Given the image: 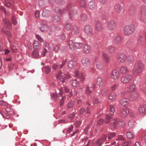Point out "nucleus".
<instances>
[{"label":"nucleus","instance_id":"obj_14","mask_svg":"<svg viewBox=\"0 0 146 146\" xmlns=\"http://www.w3.org/2000/svg\"><path fill=\"white\" fill-rule=\"evenodd\" d=\"M138 94L136 92H133L131 95L129 96L128 100L130 101H133L136 100L138 98Z\"/></svg>","mask_w":146,"mask_h":146},{"label":"nucleus","instance_id":"obj_43","mask_svg":"<svg viewBox=\"0 0 146 146\" xmlns=\"http://www.w3.org/2000/svg\"><path fill=\"white\" fill-rule=\"evenodd\" d=\"M51 97L52 99L54 101L57 100L58 96L57 93H53L51 94Z\"/></svg>","mask_w":146,"mask_h":146},{"label":"nucleus","instance_id":"obj_9","mask_svg":"<svg viewBox=\"0 0 146 146\" xmlns=\"http://www.w3.org/2000/svg\"><path fill=\"white\" fill-rule=\"evenodd\" d=\"M117 27L116 23L113 20H110L107 22V28L109 30H113L115 29Z\"/></svg>","mask_w":146,"mask_h":146},{"label":"nucleus","instance_id":"obj_29","mask_svg":"<svg viewBox=\"0 0 146 146\" xmlns=\"http://www.w3.org/2000/svg\"><path fill=\"white\" fill-rule=\"evenodd\" d=\"M75 104V102L72 100L70 101L67 103V107L68 108H73Z\"/></svg>","mask_w":146,"mask_h":146},{"label":"nucleus","instance_id":"obj_20","mask_svg":"<svg viewBox=\"0 0 146 146\" xmlns=\"http://www.w3.org/2000/svg\"><path fill=\"white\" fill-rule=\"evenodd\" d=\"M129 113V109L127 108H125L120 111V113L121 116L124 117H125Z\"/></svg>","mask_w":146,"mask_h":146},{"label":"nucleus","instance_id":"obj_62","mask_svg":"<svg viewBox=\"0 0 146 146\" xmlns=\"http://www.w3.org/2000/svg\"><path fill=\"white\" fill-rule=\"evenodd\" d=\"M105 117L106 120V123H108L111 118V117L108 114H106L105 116Z\"/></svg>","mask_w":146,"mask_h":146},{"label":"nucleus","instance_id":"obj_8","mask_svg":"<svg viewBox=\"0 0 146 146\" xmlns=\"http://www.w3.org/2000/svg\"><path fill=\"white\" fill-rule=\"evenodd\" d=\"M133 76L131 74H128L122 77L121 79V82L125 84H128L132 80Z\"/></svg>","mask_w":146,"mask_h":146},{"label":"nucleus","instance_id":"obj_26","mask_svg":"<svg viewBox=\"0 0 146 146\" xmlns=\"http://www.w3.org/2000/svg\"><path fill=\"white\" fill-rule=\"evenodd\" d=\"M120 71L121 74H125L128 72L129 70L126 66H123L120 68Z\"/></svg>","mask_w":146,"mask_h":146},{"label":"nucleus","instance_id":"obj_34","mask_svg":"<svg viewBox=\"0 0 146 146\" xmlns=\"http://www.w3.org/2000/svg\"><path fill=\"white\" fill-rule=\"evenodd\" d=\"M70 82L72 86L74 87H76L79 83V81L76 80H71Z\"/></svg>","mask_w":146,"mask_h":146},{"label":"nucleus","instance_id":"obj_23","mask_svg":"<svg viewBox=\"0 0 146 146\" xmlns=\"http://www.w3.org/2000/svg\"><path fill=\"white\" fill-rule=\"evenodd\" d=\"M121 37L118 36L116 35L113 37V42L116 44H119L121 42Z\"/></svg>","mask_w":146,"mask_h":146},{"label":"nucleus","instance_id":"obj_32","mask_svg":"<svg viewBox=\"0 0 146 146\" xmlns=\"http://www.w3.org/2000/svg\"><path fill=\"white\" fill-rule=\"evenodd\" d=\"M92 121H91L90 123L87 125L86 126L84 130V133L86 134H88V129L90 128L91 126L92 125Z\"/></svg>","mask_w":146,"mask_h":146},{"label":"nucleus","instance_id":"obj_25","mask_svg":"<svg viewBox=\"0 0 146 146\" xmlns=\"http://www.w3.org/2000/svg\"><path fill=\"white\" fill-rule=\"evenodd\" d=\"M120 104L123 106H125L129 103V101L126 98H122L120 101Z\"/></svg>","mask_w":146,"mask_h":146},{"label":"nucleus","instance_id":"obj_50","mask_svg":"<svg viewBox=\"0 0 146 146\" xmlns=\"http://www.w3.org/2000/svg\"><path fill=\"white\" fill-rule=\"evenodd\" d=\"M88 19V17L87 15L84 14H82L80 17V19L82 21H86Z\"/></svg>","mask_w":146,"mask_h":146},{"label":"nucleus","instance_id":"obj_54","mask_svg":"<svg viewBox=\"0 0 146 146\" xmlns=\"http://www.w3.org/2000/svg\"><path fill=\"white\" fill-rule=\"evenodd\" d=\"M91 89V88L87 86L86 90V92L87 95H90L92 93V90Z\"/></svg>","mask_w":146,"mask_h":146},{"label":"nucleus","instance_id":"obj_35","mask_svg":"<svg viewBox=\"0 0 146 146\" xmlns=\"http://www.w3.org/2000/svg\"><path fill=\"white\" fill-rule=\"evenodd\" d=\"M127 138L129 139H132L134 137V135L133 133L131 131L127 132L126 134Z\"/></svg>","mask_w":146,"mask_h":146},{"label":"nucleus","instance_id":"obj_49","mask_svg":"<svg viewBox=\"0 0 146 146\" xmlns=\"http://www.w3.org/2000/svg\"><path fill=\"white\" fill-rule=\"evenodd\" d=\"M77 13V11L76 10H74L73 11H70L69 13V15L70 18L76 15Z\"/></svg>","mask_w":146,"mask_h":146},{"label":"nucleus","instance_id":"obj_18","mask_svg":"<svg viewBox=\"0 0 146 146\" xmlns=\"http://www.w3.org/2000/svg\"><path fill=\"white\" fill-rule=\"evenodd\" d=\"M102 28L101 22L99 21L97 22L95 25L96 30L98 31H101L102 30Z\"/></svg>","mask_w":146,"mask_h":146},{"label":"nucleus","instance_id":"obj_44","mask_svg":"<svg viewBox=\"0 0 146 146\" xmlns=\"http://www.w3.org/2000/svg\"><path fill=\"white\" fill-rule=\"evenodd\" d=\"M44 69L46 74H47L50 73L51 71V68L49 66H45L44 67Z\"/></svg>","mask_w":146,"mask_h":146},{"label":"nucleus","instance_id":"obj_6","mask_svg":"<svg viewBox=\"0 0 146 146\" xmlns=\"http://www.w3.org/2000/svg\"><path fill=\"white\" fill-rule=\"evenodd\" d=\"M70 77V76L68 74L64 73L61 71H59L56 75V77L63 83L65 82L66 78L68 79Z\"/></svg>","mask_w":146,"mask_h":146},{"label":"nucleus","instance_id":"obj_4","mask_svg":"<svg viewBox=\"0 0 146 146\" xmlns=\"http://www.w3.org/2000/svg\"><path fill=\"white\" fill-rule=\"evenodd\" d=\"M135 30V27L133 25H127L124 28V33L126 35H129L133 33Z\"/></svg>","mask_w":146,"mask_h":146},{"label":"nucleus","instance_id":"obj_55","mask_svg":"<svg viewBox=\"0 0 146 146\" xmlns=\"http://www.w3.org/2000/svg\"><path fill=\"white\" fill-rule=\"evenodd\" d=\"M108 90L107 88H104L102 90L101 93L102 95L105 96L107 94Z\"/></svg>","mask_w":146,"mask_h":146},{"label":"nucleus","instance_id":"obj_1","mask_svg":"<svg viewBox=\"0 0 146 146\" xmlns=\"http://www.w3.org/2000/svg\"><path fill=\"white\" fill-rule=\"evenodd\" d=\"M40 29L41 31L43 32H46L50 30V31L48 33V35H51L52 34V32L55 31L56 33H57L60 30L61 28L58 25H53L51 26L49 29L48 26L47 25L45 26L41 27L40 28Z\"/></svg>","mask_w":146,"mask_h":146},{"label":"nucleus","instance_id":"obj_41","mask_svg":"<svg viewBox=\"0 0 146 146\" xmlns=\"http://www.w3.org/2000/svg\"><path fill=\"white\" fill-rule=\"evenodd\" d=\"M136 124V122L133 120H130L128 123L129 126L130 128L133 127Z\"/></svg>","mask_w":146,"mask_h":146},{"label":"nucleus","instance_id":"obj_39","mask_svg":"<svg viewBox=\"0 0 146 146\" xmlns=\"http://www.w3.org/2000/svg\"><path fill=\"white\" fill-rule=\"evenodd\" d=\"M80 6L82 7L85 8L86 7V2L84 0H78Z\"/></svg>","mask_w":146,"mask_h":146},{"label":"nucleus","instance_id":"obj_46","mask_svg":"<svg viewBox=\"0 0 146 146\" xmlns=\"http://www.w3.org/2000/svg\"><path fill=\"white\" fill-rule=\"evenodd\" d=\"M101 138H99L96 142V146H102L104 142L102 141Z\"/></svg>","mask_w":146,"mask_h":146},{"label":"nucleus","instance_id":"obj_59","mask_svg":"<svg viewBox=\"0 0 146 146\" xmlns=\"http://www.w3.org/2000/svg\"><path fill=\"white\" fill-rule=\"evenodd\" d=\"M109 51L111 53H113L115 51V48L112 46H110L108 47Z\"/></svg>","mask_w":146,"mask_h":146},{"label":"nucleus","instance_id":"obj_3","mask_svg":"<svg viewBox=\"0 0 146 146\" xmlns=\"http://www.w3.org/2000/svg\"><path fill=\"white\" fill-rule=\"evenodd\" d=\"M125 125L123 120L117 118L114 119L111 121L110 126L112 129H113L118 126L123 127Z\"/></svg>","mask_w":146,"mask_h":146},{"label":"nucleus","instance_id":"obj_60","mask_svg":"<svg viewBox=\"0 0 146 146\" xmlns=\"http://www.w3.org/2000/svg\"><path fill=\"white\" fill-rule=\"evenodd\" d=\"M79 113L80 115L84 114L86 113L85 110L84 108H82L80 109Z\"/></svg>","mask_w":146,"mask_h":146},{"label":"nucleus","instance_id":"obj_21","mask_svg":"<svg viewBox=\"0 0 146 146\" xmlns=\"http://www.w3.org/2000/svg\"><path fill=\"white\" fill-rule=\"evenodd\" d=\"M54 11L57 13L60 14L61 15H63L65 12L64 9H60L58 7H56L54 9Z\"/></svg>","mask_w":146,"mask_h":146},{"label":"nucleus","instance_id":"obj_47","mask_svg":"<svg viewBox=\"0 0 146 146\" xmlns=\"http://www.w3.org/2000/svg\"><path fill=\"white\" fill-rule=\"evenodd\" d=\"M83 46L82 43L81 42H75V48L77 49H80L82 48Z\"/></svg>","mask_w":146,"mask_h":146},{"label":"nucleus","instance_id":"obj_42","mask_svg":"<svg viewBox=\"0 0 146 146\" xmlns=\"http://www.w3.org/2000/svg\"><path fill=\"white\" fill-rule=\"evenodd\" d=\"M39 46L40 45L37 41L36 40L34 42L33 47L35 50L38 51L39 50Z\"/></svg>","mask_w":146,"mask_h":146},{"label":"nucleus","instance_id":"obj_28","mask_svg":"<svg viewBox=\"0 0 146 146\" xmlns=\"http://www.w3.org/2000/svg\"><path fill=\"white\" fill-rule=\"evenodd\" d=\"M115 9L117 13H119L121 11L123 7L120 4H117L115 5Z\"/></svg>","mask_w":146,"mask_h":146},{"label":"nucleus","instance_id":"obj_5","mask_svg":"<svg viewBox=\"0 0 146 146\" xmlns=\"http://www.w3.org/2000/svg\"><path fill=\"white\" fill-rule=\"evenodd\" d=\"M139 20L143 23L146 21V7L144 6H142L140 10Z\"/></svg>","mask_w":146,"mask_h":146},{"label":"nucleus","instance_id":"obj_38","mask_svg":"<svg viewBox=\"0 0 146 146\" xmlns=\"http://www.w3.org/2000/svg\"><path fill=\"white\" fill-rule=\"evenodd\" d=\"M97 83V85L100 87L104 85L103 80L101 78H98Z\"/></svg>","mask_w":146,"mask_h":146},{"label":"nucleus","instance_id":"obj_51","mask_svg":"<svg viewBox=\"0 0 146 146\" xmlns=\"http://www.w3.org/2000/svg\"><path fill=\"white\" fill-rule=\"evenodd\" d=\"M64 28L66 30L69 31L71 28V24L69 23H67L64 25Z\"/></svg>","mask_w":146,"mask_h":146},{"label":"nucleus","instance_id":"obj_15","mask_svg":"<svg viewBox=\"0 0 146 146\" xmlns=\"http://www.w3.org/2000/svg\"><path fill=\"white\" fill-rule=\"evenodd\" d=\"M146 39V33L142 34L138 39V43L140 45L144 43Z\"/></svg>","mask_w":146,"mask_h":146},{"label":"nucleus","instance_id":"obj_61","mask_svg":"<svg viewBox=\"0 0 146 146\" xmlns=\"http://www.w3.org/2000/svg\"><path fill=\"white\" fill-rule=\"evenodd\" d=\"M52 68L54 70H56L58 68H59V65L57 63H54L53 64L52 66Z\"/></svg>","mask_w":146,"mask_h":146},{"label":"nucleus","instance_id":"obj_63","mask_svg":"<svg viewBox=\"0 0 146 146\" xmlns=\"http://www.w3.org/2000/svg\"><path fill=\"white\" fill-rule=\"evenodd\" d=\"M131 141H130L124 142L122 143V145L123 146H129L131 144Z\"/></svg>","mask_w":146,"mask_h":146},{"label":"nucleus","instance_id":"obj_10","mask_svg":"<svg viewBox=\"0 0 146 146\" xmlns=\"http://www.w3.org/2000/svg\"><path fill=\"white\" fill-rule=\"evenodd\" d=\"M127 58L126 55L123 53H120L117 58L118 62L119 63H122L127 62Z\"/></svg>","mask_w":146,"mask_h":146},{"label":"nucleus","instance_id":"obj_13","mask_svg":"<svg viewBox=\"0 0 146 146\" xmlns=\"http://www.w3.org/2000/svg\"><path fill=\"white\" fill-rule=\"evenodd\" d=\"M120 77V74L119 72L116 70H114L112 71L110 75V78L114 80Z\"/></svg>","mask_w":146,"mask_h":146},{"label":"nucleus","instance_id":"obj_48","mask_svg":"<svg viewBox=\"0 0 146 146\" xmlns=\"http://www.w3.org/2000/svg\"><path fill=\"white\" fill-rule=\"evenodd\" d=\"M6 111L9 114H12L13 113L14 111L11 107H8L6 109Z\"/></svg>","mask_w":146,"mask_h":146},{"label":"nucleus","instance_id":"obj_53","mask_svg":"<svg viewBox=\"0 0 146 146\" xmlns=\"http://www.w3.org/2000/svg\"><path fill=\"white\" fill-rule=\"evenodd\" d=\"M116 135V133L115 132L110 133L108 135V139H110L115 137Z\"/></svg>","mask_w":146,"mask_h":146},{"label":"nucleus","instance_id":"obj_30","mask_svg":"<svg viewBox=\"0 0 146 146\" xmlns=\"http://www.w3.org/2000/svg\"><path fill=\"white\" fill-rule=\"evenodd\" d=\"M91 50V48L90 46L87 44H86L84 46L83 52L86 53H89Z\"/></svg>","mask_w":146,"mask_h":146},{"label":"nucleus","instance_id":"obj_52","mask_svg":"<svg viewBox=\"0 0 146 146\" xmlns=\"http://www.w3.org/2000/svg\"><path fill=\"white\" fill-rule=\"evenodd\" d=\"M116 95L115 93H111L109 95V99L110 100H114L115 99Z\"/></svg>","mask_w":146,"mask_h":146},{"label":"nucleus","instance_id":"obj_2","mask_svg":"<svg viewBox=\"0 0 146 146\" xmlns=\"http://www.w3.org/2000/svg\"><path fill=\"white\" fill-rule=\"evenodd\" d=\"M144 68L143 63L140 60H137L134 66L133 72L136 74L141 73L143 71Z\"/></svg>","mask_w":146,"mask_h":146},{"label":"nucleus","instance_id":"obj_33","mask_svg":"<svg viewBox=\"0 0 146 146\" xmlns=\"http://www.w3.org/2000/svg\"><path fill=\"white\" fill-rule=\"evenodd\" d=\"M103 57L104 60H105L106 63H108L110 59V56L107 54L103 53Z\"/></svg>","mask_w":146,"mask_h":146},{"label":"nucleus","instance_id":"obj_27","mask_svg":"<svg viewBox=\"0 0 146 146\" xmlns=\"http://www.w3.org/2000/svg\"><path fill=\"white\" fill-rule=\"evenodd\" d=\"M50 11L48 10L44 9L43 10L42 15L44 17H47L50 15Z\"/></svg>","mask_w":146,"mask_h":146},{"label":"nucleus","instance_id":"obj_16","mask_svg":"<svg viewBox=\"0 0 146 146\" xmlns=\"http://www.w3.org/2000/svg\"><path fill=\"white\" fill-rule=\"evenodd\" d=\"M89 8L91 10H94L97 7V5L95 2L94 0H92L88 3V4Z\"/></svg>","mask_w":146,"mask_h":146},{"label":"nucleus","instance_id":"obj_40","mask_svg":"<svg viewBox=\"0 0 146 146\" xmlns=\"http://www.w3.org/2000/svg\"><path fill=\"white\" fill-rule=\"evenodd\" d=\"M3 22L7 27H9V29H10L9 27L11 26V24L9 20L6 19H3Z\"/></svg>","mask_w":146,"mask_h":146},{"label":"nucleus","instance_id":"obj_19","mask_svg":"<svg viewBox=\"0 0 146 146\" xmlns=\"http://www.w3.org/2000/svg\"><path fill=\"white\" fill-rule=\"evenodd\" d=\"M136 89V86L135 85L132 84L131 85L129 88H125V90L128 92H135L134 91Z\"/></svg>","mask_w":146,"mask_h":146},{"label":"nucleus","instance_id":"obj_36","mask_svg":"<svg viewBox=\"0 0 146 146\" xmlns=\"http://www.w3.org/2000/svg\"><path fill=\"white\" fill-rule=\"evenodd\" d=\"M68 44L70 49L73 50L75 48V43H74L72 40H70L68 42Z\"/></svg>","mask_w":146,"mask_h":146},{"label":"nucleus","instance_id":"obj_31","mask_svg":"<svg viewBox=\"0 0 146 146\" xmlns=\"http://www.w3.org/2000/svg\"><path fill=\"white\" fill-rule=\"evenodd\" d=\"M129 52L133 56H135L137 54L136 50L134 48H130L129 49Z\"/></svg>","mask_w":146,"mask_h":146},{"label":"nucleus","instance_id":"obj_7","mask_svg":"<svg viewBox=\"0 0 146 146\" xmlns=\"http://www.w3.org/2000/svg\"><path fill=\"white\" fill-rule=\"evenodd\" d=\"M81 62L82 64L86 67H90L91 66H93L94 63L89 58L84 57L81 59Z\"/></svg>","mask_w":146,"mask_h":146},{"label":"nucleus","instance_id":"obj_56","mask_svg":"<svg viewBox=\"0 0 146 146\" xmlns=\"http://www.w3.org/2000/svg\"><path fill=\"white\" fill-rule=\"evenodd\" d=\"M66 96H62V98L61 99L60 102V106H63L64 102V101L65 100Z\"/></svg>","mask_w":146,"mask_h":146},{"label":"nucleus","instance_id":"obj_12","mask_svg":"<svg viewBox=\"0 0 146 146\" xmlns=\"http://www.w3.org/2000/svg\"><path fill=\"white\" fill-rule=\"evenodd\" d=\"M93 60L95 62H96V66L97 68L99 69L102 70L104 67L103 62L101 60H98L97 58L95 57L93 59Z\"/></svg>","mask_w":146,"mask_h":146},{"label":"nucleus","instance_id":"obj_45","mask_svg":"<svg viewBox=\"0 0 146 146\" xmlns=\"http://www.w3.org/2000/svg\"><path fill=\"white\" fill-rule=\"evenodd\" d=\"M115 112L114 106L113 105H110V112L111 116L113 115Z\"/></svg>","mask_w":146,"mask_h":146},{"label":"nucleus","instance_id":"obj_17","mask_svg":"<svg viewBox=\"0 0 146 146\" xmlns=\"http://www.w3.org/2000/svg\"><path fill=\"white\" fill-rule=\"evenodd\" d=\"M52 21L54 23H59L60 22L61 19L58 15H54L51 17Z\"/></svg>","mask_w":146,"mask_h":146},{"label":"nucleus","instance_id":"obj_24","mask_svg":"<svg viewBox=\"0 0 146 146\" xmlns=\"http://www.w3.org/2000/svg\"><path fill=\"white\" fill-rule=\"evenodd\" d=\"M77 63L76 61L73 60H70L68 63V66L69 68L72 69L75 67Z\"/></svg>","mask_w":146,"mask_h":146},{"label":"nucleus","instance_id":"obj_57","mask_svg":"<svg viewBox=\"0 0 146 146\" xmlns=\"http://www.w3.org/2000/svg\"><path fill=\"white\" fill-rule=\"evenodd\" d=\"M2 32L3 33L7 35H8L9 36H11V34L9 31L5 30L4 29H2Z\"/></svg>","mask_w":146,"mask_h":146},{"label":"nucleus","instance_id":"obj_37","mask_svg":"<svg viewBox=\"0 0 146 146\" xmlns=\"http://www.w3.org/2000/svg\"><path fill=\"white\" fill-rule=\"evenodd\" d=\"M39 54L38 52V51L34 50L32 52V56L33 58H37L39 56Z\"/></svg>","mask_w":146,"mask_h":146},{"label":"nucleus","instance_id":"obj_64","mask_svg":"<svg viewBox=\"0 0 146 146\" xmlns=\"http://www.w3.org/2000/svg\"><path fill=\"white\" fill-rule=\"evenodd\" d=\"M140 82V77L139 76H137L134 80V83L138 84Z\"/></svg>","mask_w":146,"mask_h":146},{"label":"nucleus","instance_id":"obj_58","mask_svg":"<svg viewBox=\"0 0 146 146\" xmlns=\"http://www.w3.org/2000/svg\"><path fill=\"white\" fill-rule=\"evenodd\" d=\"M64 1L62 0H55V3L56 4L63 5L64 3Z\"/></svg>","mask_w":146,"mask_h":146},{"label":"nucleus","instance_id":"obj_11","mask_svg":"<svg viewBox=\"0 0 146 146\" xmlns=\"http://www.w3.org/2000/svg\"><path fill=\"white\" fill-rule=\"evenodd\" d=\"M85 33L88 36H90L93 34V32L92 27L89 25H86L84 27Z\"/></svg>","mask_w":146,"mask_h":146},{"label":"nucleus","instance_id":"obj_22","mask_svg":"<svg viewBox=\"0 0 146 146\" xmlns=\"http://www.w3.org/2000/svg\"><path fill=\"white\" fill-rule=\"evenodd\" d=\"M139 113L141 115H143L146 113V106H141L139 108Z\"/></svg>","mask_w":146,"mask_h":146}]
</instances>
